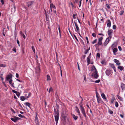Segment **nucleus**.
Segmentation results:
<instances>
[{
  "mask_svg": "<svg viewBox=\"0 0 125 125\" xmlns=\"http://www.w3.org/2000/svg\"><path fill=\"white\" fill-rule=\"evenodd\" d=\"M85 57V55H83L82 56V58L83 59H84Z\"/></svg>",
  "mask_w": 125,
  "mask_h": 125,
  "instance_id": "63",
  "label": "nucleus"
},
{
  "mask_svg": "<svg viewBox=\"0 0 125 125\" xmlns=\"http://www.w3.org/2000/svg\"><path fill=\"white\" fill-rule=\"evenodd\" d=\"M16 77L18 78L19 77V75L18 73H16Z\"/></svg>",
  "mask_w": 125,
  "mask_h": 125,
  "instance_id": "59",
  "label": "nucleus"
},
{
  "mask_svg": "<svg viewBox=\"0 0 125 125\" xmlns=\"http://www.w3.org/2000/svg\"><path fill=\"white\" fill-rule=\"evenodd\" d=\"M114 61L116 64L118 66L121 64V63L118 60L115 59L114 60Z\"/></svg>",
  "mask_w": 125,
  "mask_h": 125,
  "instance_id": "9",
  "label": "nucleus"
},
{
  "mask_svg": "<svg viewBox=\"0 0 125 125\" xmlns=\"http://www.w3.org/2000/svg\"><path fill=\"white\" fill-rule=\"evenodd\" d=\"M100 80L99 79L98 80L95 81V82H94L96 83H99L100 82Z\"/></svg>",
  "mask_w": 125,
  "mask_h": 125,
  "instance_id": "45",
  "label": "nucleus"
},
{
  "mask_svg": "<svg viewBox=\"0 0 125 125\" xmlns=\"http://www.w3.org/2000/svg\"><path fill=\"white\" fill-rule=\"evenodd\" d=\"M50 8H52L53 9L54 8L55 9L56 8L55 6L53 5V4L52 3L51 1H50Z\"/></svg>",
  "mask_w": 125,
  "mask_h": 125,
  "instance_id": "13",
  "label": "nucleus"
},
{
  "mask_svg": "<svg viewBox=\"0 0 125 125\" xmlns=\"http://www.w3.org/2000/svg\"><path fill=\"white\" fill-rule=\"evenodd\" d=\"M106 6L107 7L108 9H109L110 8V7L109 6V5L107 4H106Z\"/></svg>",
  "mask_w": 125,
  "mask_h": 125,
  "instance_id": "44",
  "label": "nucleus"
},
{
  "mask_svg": "<svg viewBox=\"0 0 125 125\" xmlns=\"http://www.w3.org/2000/svg\"><path fill=\"white\" fill-rule=\"evenodd\" d=\"M12 92H13V93H15L16 94H17V92L16 91L14 90H12Z\"/></svg>",
  "mask_w": 125,
  "mask_h": 125,
  "instance_id": "46",
  "label": "nucleus"
},
{
  "mask_svg": "<svg viewBox=\"0 0 125 125\" xmlns=\"http://www.w3.org/2000/svg\"><path fill=\"white\" fill-rule=\"evenodd\" d=\"M12 79L10 80L9 81V83L11 85V86L15 88V86H14V83H12Z\"/></svg>",
  "mask_w": 125,
  "mask_h": 125,
  "instance_id": "17",
  "label": "nucleus"
},
{
  "mask_svg": "<svg viewBox=\"0 0 125 125\" xmlns=\"http://www.w3.org/2000/svg\"><path fill=\"white\" fill-rule=\"evenodd\" d=\"M20 33L21 36L23 37V38L24 39H25L26 38V37L24 34L22 33V32L21 31H20Z\"/></svg>",
  "mask_w": 125,
  "mask_h": 125,
  "instance_id": "19",
  "label": "nucleus"
},
{
  "mask_svg": "<svg viewBox=\"0 0 125 125\" xmlns=\"http://www.w3.org/2000/svg\"><path fill=\"white\" fill-rule=\"evenodd\" d=\"M76 110L77 111V112L78 114V115H80V112L78 108L77 107H76Z\"/></svg>",
  "mask_w": 125,
  "mask_h": 125,
  "instance_id": "30",
  "label": "nucleus"
},
{
  "mask_svg": "<svg viewBox=\"0 0 125 125\" xmlns=\"http://www.w3.org/2000/svg\"><path fill=\"white\" fill-rule=\"evenodd\" d=\"M118 48L120 51H121L122 50L121 47L120 46H119L118 47Z\"/></svg>",
  "mask_w": 125,
  "mask_h": 125,
  "instance_id": "56",
  "label": "nucleus"
},
{
  "mask_svg": "<svg viewBox=\"0 0 125 125\" xmlns=\"http://www.w3.org/2000/svg\"><path fill=\"white\" fill-rule=\"evenodd\" d=\"M104 61H102L101 62V63L102 64H104Z\"/></svg>",
  "mask_w": 125,
  "mask_h": 125,
  "instance_id": "64",
  "label": "nucleus"
},
{
  "mask_svg": "<svg viewBox=\"0 0 125 125\" xmlns=\"http://www.w3.org/2000/svg\"><path fill=\"white\" fill-rule=\"evenodd\" d=\"M92 35L94 37H95L96 36V34L95 33H92Z\"/></svg>",
  "mask_w": 125,
  "mask_h": 125,
  "instance_id": "51",
  "label": "nucleus"
},
{
  "mask_svg": "<svg viewBox=\"0 0 125 125\" xmlns=\"http://www.w3.org/2000/svg\"><path fill=\"white\" fill-rule=\"evenodd\" d=\"M54 112L55 114L54 115L55 119L56 121L58 122L59 119V114L58 109H54Z\"/></svg>",
  "mask_w": 125,
  "mask_h": 125,
  "instance_id": "1",
  "label": "nucleus"
},
{
  "mask_svg": "<svg viewBox=\"0 0 125 125\" xmlns=\"http://www.w3.org/2000/svg\"><path fill=\"white\" fill-rule=\"evenodd\" d=\"M12 75L11 74L8 75L6 77V80L7 81H8L9 80L12 79Z\"/></svg>",
  "mask_w": 125,
  "mask_h": 125,
  "instance_id": "8",
  "label": "nucleus"
},
{
  "mask_svg": "<svg viewBox=\"0 0 125 125\" xmlns=\"http://www.w3.org/2000/svg\"><path fill=\"white\" fill-rule=\"evenodd\" d=\"M14 10H13V11H15L16 10V7H15V6L14 5Z\"/></svg>",
  "mask_w": 125,
  "mask_h": 125,
  "instance_id": "60",
  "label": "nucleus"
},
{
  "mask_svg": "<svg viewBox=\"0 0 125 125\" xmlns=\"http://www.w3.org/2000/svg\"><path fill=\"white\" fill-rule=\"evenodd\" d=\"M19 85V84L17 82H14V86L15 87V86L18 87Z\"/></svg>",
  "mask_w": 125,
  "mask_h": 125,
  "instance_id": "24",
  "label": "nucleus"
},
{
  "mask_svg": "<svg viewBox=\"0 0 125 125\" xmlns=\"http://www.w3.org/2000/svg\"><path fill=\"white\" fill-rule=\"evenodd\" d=\"M124 13V11L121 10L120 11L119 14L120 15H122Z\"/></svg>",
  "mask_w": 125,
  "mask_h": 125,
  "instance_id": "38",
  "label": "nucleus"
},
{
  "mask_svg": "<svg viewBox=\"0 0 125 125\" xmlns=\"http://www.w3.org/2000/svg\"><path fill=\"white\" fill-rule=\"evenodd\" d=\"M117 45V43L116 42H114L113 44L112 45V47L114 48L116 47Z\"/></svg>",
  "mask_w": 125,
  "mask_h": 125,
  "instance_id": "25",
  "label": "nucleus"
},
{
  "mask_svg": "<svg viewBox=\"0 0 125 125\" xmlns=\"http://www.w3.org/2000/svg\"><path fill=\"white\" fill-rule=\"evenodd\" d=\"M121 87L122 91H124L125 89V84L123 83H122L121 84Z\"/></svg>",
  "mask_w": 125,
  "mask_h": 125,
  "instance_id": "11",
  "label": "nucleus"
},
{
  "mask_svg": "<svg viewBox=\"0 0 125 125\" xmlns=\"http://www.w3.org/2000/svg\"><path fill=\"white\" fill-rule=\"evenodd\" d=\"M24 104L26 105V106H27L29 107H30L31 104L28 102H26L24 103Z\"/></svg>",
  "mask_w": 125,
  "mask_h": 125,
  "instance_id": "28",
  "label": "nucleus"
},
{
  "mask_svg": "<svg viewBox=\"0 0 125 125\" xmlns=\"http://www.w3.org/2000/svg\"><path fill=\"white\" fill-rule=\"evenodd\" d=\"M74 23L75 24V26L76 29V30H75L77 32H78L79 30V28L78 26V25L76 22H74Z\"/></svg>",
  "mask_w": 125,
  "mask_h": 125,
  "instance_id": "12",
  "label": "nucleus"
},
{
  "mask_svg": "<svg viewBox=\"0 0 125 125\" xmlns=\"http://www.w3.org/2000/svg\"><path fill=\"white\" fill-rule=\"evenodd\" d=\"M6 65L5 64H1L0 65V67H6Z\"/></svg>",
  "mask_w": 125,
  "mask_h": 125,
  "instance_id": "36",
  "label": "nucleus"
},
{
  "mask_svg": "<svg viewBox=\"0 0 125 125\" xmlns=\"http://www.w3.org/2000/svg\"><path fill=\"white\" fill-rule=\"evenodd\" d=\"M115 106L116 107H118V102H116L115 103Z\"/></svg>",
  "mask_w": 125,
  "mask_h": 125,
  "instance_id": "40",
  "label": "nucleus"
},
{
  "mask_svg": "<svg viewBox=\"0 0 125 125\" xmlns=\"http://www.w3.org/2000/svg\"><path fill=\"white\" fill-rule=\"evenodd\" d=\"M72 116L75 120H76L78 118L77 116H76L74 114L72 115Z\"/></svg>",
  "mask_w": 125,
  "mask_h": 125,
  "instance_id": "26",
  "label": "nucleus"
},
{
  "mask_svg": "<svg viewBox=\"0 0 125 125\" xmlns=\"http://www.w3.org/2000/svg\"><path fill=\"white\" fill-rule=\"evenodd\" d=\"M31 48L33 52L35 53V50L33 46H31Z\"/></svg>",
  "mask_w": 125,
  "mask_h": 125,
  "instance_id": "35",
  "label": "nucleus"
},
{
  "mask_svg": "<svg viewBox=\"0 0 125 125\" xmlns=\"http://www.w3.org/2000/svg\"><path fill=\"white\" fill-rule=\"evenodd\" d=\"M35 72L36 73H39L40 72V70L39 67H37L35 69Z\"/></svg>",
  "mask_w": 125,
  "mask_h": 125,
  "instance_id": "21",
  "label": "nucleus"
},
{
  "mask_svg": "<svg viewBox=\"0 0 125 125\" xmlns=\"http://www.w3.org/2000/svg\"><path fill=\"white\" fill-rule=\"evenodd\" d=\"M1 2V3L3 5L4 4V1L3 0H0Z\"/></svg>",
  "mask_w": 125,
  "mask_h": 125,
  "instance_id": "54",
  "label": "nucleus"
},
{
  "mask_svg": "<svg viewBox=\"0 0 125 125\" xmlns=\"http://www.w3.org/2000/svg\"><path fill=\"white\" fill-rule=\"evenodd\" d=\"M117 97L118 99L119 100L121 101H123L122 98L121 96L118 95H117Z\"/></svg>",
  "mask_w": 125,
  "mask_h": 125,
  "instance_id": "27",
  "label": "nucleus"
},
{
  "mask_svg": "<svg viewBox=\"0 0 125 125\" xmlns=\"http://www.w3.org/2000/svg\"><path fill=\"white\" fill-rule=\"evenodd\" d=\"M18 116L19 117H21L22 118H23V117L24 116H23V115H21L20 114H19L18 115Z\"/></svg>",
  "mask_w": 125,
  "mask_h": 125,
  "instance_id": "47",
  "label": "nucleus"
},
{
  "mask_svg": "<svg viewBox=\"0 0 125 125\" xmlns=\"http://www.w3.org/2000/svg\"><path fill=\"white\" fill-rule=\"evenodd\" d=\"M117 51V49L116 48H114L113 50V52L115 53Z\"/></svg>",
  "mask_w": 125,
  "mask_h": 125,
  "instance_id": "33",
  "label": "nucleus"
},
{
  "mask_svg": "<svg viewBox=\"0 0 125 125\" xmlns=\"http://www.w3.org/2000/svg\"><path fill=\"white\" fill-rule=\"evenodd\" d=\"M35 122L36 125H39V122L37 115H36L35 118Z\"/></svg>",
  "mask_w": 125,
  "mask_h": 125,
  "instance_id": "10",
  "label": "nucleus"
},
{
  "mask_svg": "<svg viewBox=\"0 0 125 125\" xmlns=\"http://www.w3.org/2000/svg\"><path fill=\"white\" fill-rule=\"evenodd\" d=\"M33 2L32 1H30L28 2L27 3V6L28 7H30L31 5H32V4L33 3Z\"/></svg>",
  "mask_w": 125,
  "mask_h": 125,
  "instance_id": "16",
  "label": "nucleus"
},
{
  "mask_svg": "<svg viewBox=\"0 0 125 125\" xmlns=\"http://www.w3.org/2000/svg\"><path fill=\"white\" fill-rule=\"evenodd\" d=\"M109 112L111 114H113V112L110 110H109Z\"/></svg>",
  "mask_w": 125,
  "mask_h": 125,
  "instance_id": "43",
  "label": "nucleus"
},
{
  "mask_svg": "<svg viewBox=\"0 0 125 125\" xmlns=\"http://www.w3.org/2000/svg\"><path fill=\"white\" fill-rule=\"evenodd\" d=\"M88 51L89 50H88V49H87L85 50L84 52V53L85 54H86L88 53Z\"/></svg>",
  "mask_w": 125,
  "mask_h": 125,
  "instance_id": "48",
  "label": "nucleus"
},
{
  "mask_svg": "<svg viewBox=\"0 0 125 125\" xmlns=\"http://www.w3.org/2000/svg\"><path fill=\"white\" fill-rule=\"evenodd\" d=\"M92 76L95 79L97 78L98 77V75L97 74V71L95 72H93L92 74Z\"/></svg>",
  "mask_w": 125,
  "mask_h": 125,
  "instance_id": "5",
  "label": "nucleus"
},
{
  "mask_svg": "<svg viewBox=\"0 0 125 125\" xmlns=\"http://www.w3.org/2000/svg\"><path fill=\"white\" fill-rule=\"evenodd\" d=\"M109 65L113 69V68H115V66H114V65L113 64L110 63L109 64Z\"/></svg>",
  "mask_w": 125,
  "mask_h": 125,
  "instance_id": "31",
  "label": "nucleus"
},
{
  "mask_svg": "<svg viewBox=\"0 0 125 125\" xmlns=\"http://www.w3.org/2000/svg\"><path fill=\"white\" fill-rule=\"evenodd\" d=\"M80 108V109L81 110V111L82 113L83 114V115H84V116L85 117H86V114L85 113V109L84 108L83 106L81 104H79Z\"/></svg>",
  "mask_w": 125,
  "mask_h": 125,
  "instance_id": "2",
  "label": "nucleus"
},
{
  "mask_svg": "<svg viewBox=\"0 0 125 125\" xmlns=\"http://www.w3.org/2000/svg\"><path fill=\"white\" fill-rule=\"evenodd\" d=\"M91 70L93 72H95L97 71L94 66H93L91 67Z\"/></svg>",
  "mask_w": 125,
  "mask_h": 125,
  "instance_id": "22",
  "label": "nucleus"
},
{
  "mask_svg": "<svg viewBox=\"0 0 125 125\" xmlns=\"http://www.w3.org/2000/svg\"><path fill=\"white\" fill-rule=\"evenodd\" d=\"M97 41V39H95L92 42V44H94Z\"/></svg>",
  "mask_w": 125,
  "mask_h": 125,
  "instance_id": "41",
  "label": "nucleus"
},
{
  "mask_svg": "<svg viewBox=\"0 0 125 125\" xmlns=\"http://www.w3.org/2000/svg\"><path fill=\"white\" fill-rule=\"evenodd\" d=\"M13 51H14L15 52H16V48H14L13 49Z\"/></svg>",
  "mask_w": 125,
  "mask_h": 125,
  "instance_id": "55",
  "label": "nucleus"
},
{
  "mask_svg": "<svg viewBox=\"0 0 125 125\" xmlns=\"http://www.w3.org/2000/svg\"><path fill=\"white\" fill-rule=\"evenodd\" d=\"M120 115L121 117H122V118H123V117H124L123 115L122 114H120Z\"/></svg>",
  "mask_w": 125,
  "mask_h": 125,
  "instance_id": "61",
  "label": "nucleus"
},
{
  "mask_svg": "<svg viewBox=\"0 0 125 125\" xmlns=\"http://www.w3.org/2000/svg\"><path fill=\"white\" fill-rule=\"evenodd\" d=\"M90 58L91 57L89 56H88L87 58V62L88 63V65L89 64H90Z\"/></svg>",
  "mask_w": 125,
  "mask_h": 125,
  "instance_id": "14",
  "label": "nucleus"
},
{
  "mask_svg": "<svg viewBox=\"0 0 125 125\" xmlns=\"http://www.w3.org/2000/svg\"><path fill=\"white\" fill-rule=\"evenodd\" d=\"M97 56L99 58H100V54L99 53H97L96 54Z\"/></svg>",
  "mask_w": 125,
  "mask_h": 125,
  "instance_id": "50",
  "label": "nucleus"
},
{
  "mask_svg": "<svg viewBox=\"0 0 125 125\" xmlns=\"http://www.w3.org/2000/svg\"><path fill=\"white\" fill-rule=\"evenodd\" d=\"M105 72L106 74L108 76H109L111 73V71L108 69H107L106 70Z\"/></svg>",
  "mask_w": 125,
  "mask_h": 125,
  "instance_id": "7",
  "label": "nucleus"
},
{
  "mask_svg": "<svg viewBox=\"0 0 125 125\" xmlns=\"http://www.w3.org/2000/svg\"><path fill=\"white\" fill-rule=\"evenodd\" d=\"M17 42L18 44V45L19 46H20V42L18 39L17 40Z\"/></svg>",
  "mask_w": 125,
  "mask_h": 125,
  "instance_id": "49",
  "label": "nucleus"
},
{
  "mask_svg": "<svg viewBox=\"0 0 125 125\" xmlns=\"http://www.w3.org/2000/svg\"><path fill=\"white\" fill-rule=\"evenodd\" d=\"M47 81H50L51 80V78L49 75H47Z\"/></svg>",
  "mask_w": 125,
  "mask_h": 125,
  "instance_id": "32",
  "label": "nucleus"
},
{
  "mask_svg": "<svg viewBox=\"0 0 125 125\" xmlns=\"http://www.w3.org/2000/svg\"><path fill=\"white\" fill-rule=\"evenodd\" d=\"M111 38V37H108L106 40L105 42H104L103 44L104 46H106L108 43L109 42Z\"/></svg>",
  "mask_w": 125,
  "mask_h": 125,
  "instance_id": "4",
  "label": "nucleus"
},
{
  "mask_svg": "<svg viewBox=\"0 0 125 125\" xmlns=\"http://www.w3.org/2000/svg\"><path fill=\"white\" fill-rule=\"evenodd\" d=\"M101 95L103 98L105 100H106V98L105 97V95L104 93H102L101 94Z\"/></svg>",
  "mask_w": 125,
  "mask_h": 125,
  "instance_id": "23",
  "label": "nucleus"
},
{
  "mask_svg": "<svg viewBox=\"0 0 125 125\" xmlns=\"http://www.w3.org/2000/svg\"><path fill=\"white\" fill-rule=\"evenodd\" d=\"M19 118L16 116H14L13 118H11V120L15 122H16Z\"/></svg>",
  "mask_w": 125,
  "mask_h": 125,
  "instance_id": "6",
  "label": "nucleus"
},
{
  "mask_svg": "<svg viewBox=\"0 0 125 125\" xmlns=\"http://www.w3.org/2000/svg\"><path fill=\"white\" fill-rule=\"evenodd\" d=\"M117 68L120 70L121 71L123 70L124 69V67L123 66L118 65Z\"/></svg>",
  "mask_w": 125,
  "mask_h": 125,
  "instance_id": "15",
  "label": "nucleus"
},
{
  "mask_svg": "<svg viewBox=\"0 0 125 125\" xmlns=\"http://www.w3.org/2000/svg\"><path fill=\"white\" fill-rule=\"evenodd\" d=\"M108 22L107 24V26L108 27H110L111 26V21L109 20H108Z\"/></svg>",
  "mask_w": 125,
  "mask_h": 125,
  "instance_id": "20",
  "label": "nucleus"
},
{
  "mask_svg": "<svg viewBox=\"0 0 125 125\" xmlns=\"http://www.w3.org/2000/svg\"><path fill=\"white\" fill-rule=\"evenodd\" d=\"M86 39L87 40V43H89V42L88 40V38L87 37H86Z\"/></svg>",
  "mask_w": 125,
  "mask_h": 125,
  "instance_id": "53",
  "label": "nucleus"
},
{
  "mask_svg": "<svg viewBox=\"0 0 125 125\" xmlns=\"http://www.w3.org/2000/svg\"><path fill=\"white\" fill-rule=\"evenodd\" d=\"M113 28L114 29H115L116 28V26L115 25H114L113 26Z\"/></svg>",
  "mask_w": 125,
  "mask_h": 125,
  "instance_id": "57",
  "label": "nucleus"
},
{
  "mask_svg": "<svg viewBox=\"0 0 125 125\" xmlns=\"http://www.w3.org/2000/svg\"><path fill=\"white\" fill-rule=\"evenodd\" d=\"M108 35H109V36H111L112 32V30H108Z\"/></svg>",
  "mask_w": 125,
  "mask_h": 125,
  "instance_id": "18",
  "label": "nucleus"
},
{
  "mask_svg": "<svg viewBox=\"0 0 125 125\" xmlns=\"http://www.w3.org/2000/svg\"><path fill=\"white\" fill-rule=\"evenodd\" d=\"M76 15V14L75 15L74 14H73V18L74 19H76V17L75 16Z\"/></svg>",
  "mask_w": 125,
  "mask_h": 125,
  "instance_id": "58",
  "label": "nucleus"
},
{
  "mask_svg": "<svg viewBox=\"0 0 125 125\" xmlns=\"http://www.w3.org/2000/svg\"><path fill=\"white\" fill-rule=\"evenodd\" d=\"M77 65H78V70L79 71H80V68H79V65L78 64V63H77Z\"/></svg>",
  "mask_w": 125,
  "mask_h": 125,
  "instance_id": "62",
  "label": "nucleus"
},
{
  "mask_svg": "<svg viewBox=\"0 0 125 125\" xmlns=\"http://www.w3.org/2000/svg\"><path fill=\"white\" fill-rule=\"evenodd\" d=\"M53 91V89L51 87L50 88L49 91V93H50L51 92H52Z\"/></svg>",
  "mask_w": 125,
  "mask_h": 125,
  "instance_id": "39",
  "label": "nucleus"
},
{
  "mask_svg": "<svg viewBox=\"0 0 125 125\" xmlns=\"http://www.w3.org/2000/svg\"><path fill=\"white\" fill-rule=\"evenodd\" d=\"M103 39V38L102 37H101L100 38L98 39V41H102V40Z\"/></svg>",
  "mask_w": 125,
  "mask_h": 125,
  "instance_id": "42",
  "label": "nucleus"
},
{
  "mask_svg": "<svg viewBox=\"0 0 125 125\" xmlns=\"http://www.w3.org/2000/svg\"><path fill=\"white\" fill-rule=\"evenodd\" d=\"M96 96L97 98V102L98 104L100 103L101 102H103L101 97L99 96L97 92L96 93Z\"/></svg>",
  "mask_w": 125,
  "mask_h": 125,
  "instance_id": "3",
  "label": "nucleus"
},
{
  "mask_svg": "<svg viewBox=\"0 0 125 125\" xmlns=\"http://www.w3.org/2000/svg\"><path fill=\"white\" fill-rule=\"evenodd\" d=\"M74 38L78 42V41H78V39H77V38L76 37V36L75 35H74Z\"/></svg>",
  "mask_w": 125,
  "mask_h": 125,
  "instance_id": "52",
  "label": "nucleus"
},
{
  "mask_svg": "<svg viewBox=\"0 0 125 125\" xmlns=\"http://www.w3.org/2000/svg\"><path fill=\"white\" fill-rule=\"evenodd\" d=\"M102 41H98V42L97 43V45H101L102 44Z\"/></svg>",
  "mask_w": 125,
  "mask_h": 125,
  "instance_id": "37",
  "label": "nucleus"
},
{
  "mask_svg": "<svg viewBox=\"0 0 125 125\" xmlns=\"http://www.w3.org/2000/svg\"><path fill=\"white\" fill-rule=\"evenodd\" d=\"M21 100L22 101H24L26 99L25 98L24 96H21L20 97Z\"/></svg>",
  "mask_w": 125,
  "mask_h": 125,
  "instance_id": "29",
  "label": "nucleus"
},
{
  "mask_svg": "<svg viewBox=\"0 0 125 125\" xmlns=\"http://www.w3.org/2000/svg\"><path fill=\"white\" fill-rule=\"evenodd\" d=\"M115 100V99L114 97H112L111 101V103H113L114 102V100Z\"/></svg>",
  "mask_w": 125,
  "mask_h": 125,
  "instance_id": "34",
  "label": "nucleus"
}]
</instances>
